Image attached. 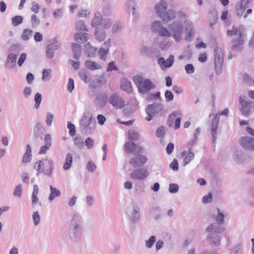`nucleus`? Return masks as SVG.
<instances>
[{
	"instance_id": "18",
	"label": "nucleus",
	"mask_w": 254,
	"mask_h": 254,
	"mask_svg": "<svg viewBox=\"0 0 254 254\" xmlns=\"http://www.w3.org/2000/svg\"><path fill=\"white\" fill-rule=\"evenodd\" d=\"M249 2V0H240L235 6V11L238 17H241Z\"/></svg>"
},
{
	"instance_id": "19",
	"label": "nucleus",
	"mask_w": 254,
	"mask_h": 254,
	"mask_svg": "<svg viewBox=\"0 0 254 254\" xmlns=\"http://www.w3.org/2000/svg\"><path fill=\"white\" fill-rule=\"evenodd\" d=\"M219 122V114H216L211 123V134L213 136V142H214L217 137V127Z\"/></svg>"
},
{
	"instance_id": "27",
	"label": "nucleus",
	"mask_w": 254,
	"mask_h": 254,
	"mask_svg": "<svg viewBox=\"0 0 254 254\" xmlns=\"http://www.w3.org/2000/svg\"><path fill=\"white\" fill-rule=\"evenodd\" d=\"M95 37L98 41L100 42H103L106 37L105 30L101 29L100 27H97L95 32Z\"/></svg>"
},
{
	"instance_id": "61",
	"label": "nucleus",
	"mask_w": 254,
	"mask_h": 254,
	"mask_svg": "<svg viewBox=\"0 0 254 254\" xmlns=\"http://www.w3.org/2000/svg\"><path fill=\"white\" fill-rule=\"evenodd\" d=\"M27 57V55L26 53H22L20 55V58L18 59V61L17 62V64L19 67H21L24 61L26 60Z\"/></svg>"
},
{
	"instance_id": "16",
	"label": "nucleus",
	"mask_w": 254,
	"mask_h": 254,
	"mask_svg": "<svg viewBox=\"0 0 254 254\" xmlns=\"http://www.w3.org/2000/svg\"><path fill=\"white\" fill-rule=\"evenodd\" d=\"M241 145L244 148L250 150H254V139L250 137H242L240 140Z\"/></svg>"
},
{
	"instance_id": "23",
	"label": "nucleus",
	"mask_w": 254,
	"mask_h": 254,
	"mask_svg": "<svg viewBox=\"0 0 254 254\" xmlns=\"http://www.w3.org/2000/svg\"><path fill=\"white\" fill-rule=\"evenodd\" d=\"M221 224L217 223H214L207 228L206 231L208 233H220L225 231V228L223 226H221Z\"/></svg>"
},
{
	"instance_id": "36",
	"label": "nucleus",
	"mask_w": 254,
	"mask_h": 254,
	"mask_svg": "<svg viewBox=\"0 0 254 254\" xmlns=\"http://www.w3.org/2000/svg\"><path fill=\"white\" fill-rule=\"evenodd\" d=\"M74 40L78 43H83L87 41L86 33H76L74 36Z\"/></svg>"
},
{
	"instance_id": "40",
	"label": "nucleus",
	"mask_w": 254,
	"mask_h": 254,
	"mask_svg": "<svg viewBox=\"0 0 254 254\" xmlns=\"http://www.w3.org/2000/svg\"><path fill=\"white\" fill-rule=\"evenodd\" d=\"M164 38L158 41L159 45L160 48L164 49L170 47L172 43L171 40L168 37H164Z\"/></svg>"
},
{
	"instance_id": "44",
	"label": "nucleus",
	"mask_w": 254,
	"mask_h": 254,
	"mask_svg": "<svg viewBox=\"0 0 254 254\" xmlns=\"http://www.w3.org/2000/svg\"><path fill=\"white\" fill-rule=\"evenodd\" d=\"M42 128L43 127L40 122L36 123L33 129L34 135L36 137L40 136L42 134Z\"/></svg>"
},
{
	"instance_id": "35",
	"label": "nucleus",
	"mask_w": 254,
	"mask_h": 254,
	"mask_svg": "<svg viewBox=\"0 0 254 254\" xmlns=\"http://www.w3.org/2000/svg\"><path fill=\"white\" fill-rule=\"evenodd\" d=\"M31 148L28 144L26 146V152L24 153L22 162L25 163H29L31 160Z\"/></svg>"
},
{
	"instance_id": "50",
	"label": "nucleus",
	"mask_w": 254,
	"mask_h": 254,
	"mask_svg": "<svg viewBox=\"0 0 254 254\" xmlns=\"http://www.w3.org/2000/svg\"><path fill=\"white\" fill-rule=\"evenodd\" d=\"M112 22L110 19L105 18L102 19L101 23V26L105 29L109 28L111 27Z\"/></svg>"
},
{
	"instance_id": "56",
	"label": "nucleus",
	"mask_w": 254,
	"mask_h": 254,
	"mask_svg": "<svg viewBox=\"0 0 254 254\" xmlns=\"http://www.w3.org/2000/svg\"><path fill=\"white\" fill-rule=\"evenodd\" d=\"M179 190V186L176 184H170L169 185V191L170 193H175Z\"/></svg>"
},
{
	"instance_id": "28",
	"label": "nucleus",
	"mask_w": 254,
	"mask_h": 254,
	"mask_svg": "<svg viewBox=\"0 0 254 254\" xmlns=\"http://www.w3.org/2000/svg\"><path fill=\"white\" fill-rule=\"evenodd\" d=\"M84 51L88 57H93L96 55L97 49L91 46L89 43H86L84 45Z\"/></svg>"
},
{
	"instance_id": "48",
	"label": "nucleus",
	"mask_w": 254,
	"mask_h": 254,
	"mask_svg": "<svg viewBox=\"0 0 254 254\" xmlns=\"http://www.w3.org/2000/svg\"><path fill=\"white\" fill-rule=\"evenodd\" d=\"M22 192V186L21 184L17 185L14 189L13 194L14 196L21 197Z\"/></svg>"
},
{
	"instance_id": "60",
	"label": "nucleus",
	"mask_w": 254,
	"mask_h": 254,
	"mask_svg": "<svg viewBox=\"0 0 254 254\" xmlns=\"http://www.w3.org/2000/svg\"><path fill=\"white\" fill-rule=\"evenodd\" d=\"M67 128L69 129V133L71 136H73L76 132V130L75 128V126L73 124H71L70 122H68L67 123Z\"/></svg>"
},
{
	"instance_id": "34",
	"label": "nucleus",
	"mask_w": 254,
	"mask_h": 254,
	"mask_svg": "<svg viewBox=\"0 0 254 254\" xmlns=\"http://www.w3.org/2000/svg\"><path fill=\"white\" fill-rule=\"evenodd\" d=\"M85 66L90 70H96L100 69L101 65L95 62L88 60L85 63Z\"/></svg>"
},
{
	"instance_id": "33",
	"label": "nucleus",
	"mask_w": 254,
	"mask_h": 254,
	"mask_svg": "<svg viewBox=\"0 0 254 254\" xmlns=\"http://www.w3.org/2000/svg\"><path fill=\"white\" fill-rule=\"evenodd\" d=\"M139 133L134 129H130L127 132V139L131 141H136L140 138Z\"/></svg>"
},
{
	"instance_id": "46",
	"label": "nucleus",
	"mask_w": 254,
	"mask_h": 254,
	"mask_svg": "<svg viewBox=\"0 0 254 254\" xmlns=\"http://www.w3.org/2000/svg\"><path fill=\"white\" fill-rule=\"evenodd\" d=\"M23 18L22 16L16 15L11 18V23L13 26H17L23 22Z\"/></svg>"
},
{
	"instance_id": "25",
	"label": "nucleus",
	"mask_w": 254,
	"mask_h": 254,
	"mask_svg": "<svg viewBox=\"0 0 254 254\" xmlns=\"http://www.w3.org/2000/svg\"><path fill=\"white\" fill-rule=\"evenodd\" d=\"M176 16V12L172 9L168 10L162 16L161 18L165 22H168L169 21L174 19Z\"/></svg>"
},
{
	"instance_id": "59",
	"label": "nucleus",
	"mask_w": 254,
	"mask_h": 254,
	"mask_svg": "<svg viewBox=\"0 0 254 254\" xmlns=\"http://www.w3.org/2000/svg\"><path fill=\"white\" fill-rule=\"evenodd\" d=\"M165 97L166 102L172 101L174 99V95L171 91L167 90L165 93Z\"/></svg>"
},
{
	"instance_id": "2",
	"label": "nucleus",
	"mask_w": 254,
	"mask_h": 254,
	"mask_svg": "<svg viewBox=\"0 0 254 254\" xmlns=\"http://www.w3.org/2000/svg\"><path fill=\"white\" fill-rule=\"evenodd\" d=\"M84 231V220L79 213H74L70 219L67 236L73 243L80 242Z\"/></svg>"
},
{
	"instance_id": "38",
	"label": "nucleus",
	"mask_w": 254,
	"mask_h": 254,
	"mask_svg": "<svg viewBox=\"0 0 254 254\" xmlns=\"http://www.w3.org/2000/svg\"><path fill=\"white\" fill-rule=\"evenodd\" d=\"M216 223H219L220 224H223L224 222V214L220 211L219 209H217V212L216 213L213 214Z\"/></svg>"
},
{
	"instance_id": "29",
	"label": "nucleus",
	"mask_w": 254,
	"mask_h": 254,
	"mask_svg": "<svg viewBox=\"0 0 254 254\" xmlns=\"http://www.w3.org/2000/svg\"><path fill=\"white\" fill-rule=\"evenodd\" d=\"M72 50L74 58L76 60H79L81 53V46L76 43H73L72 44Z\"/></svg>"
},
{
	"instance_id": "4",
	"label": "nucleus",
	"mask_w": 254,
	"mask_h": 254,
	"mask_svg": "<svg viewBox=\"0 0 254 254\" xmlns=\"http://www.w3.org/2000/svg\"><path fill=\"white\" fill-rule=\"evenodd\" d=\"M96 125L95 119L89 113L84 114L79 122L80 128L86 134L93 133Z\"/></svg>"
},
{
	"instance_id": "6",
	"label": "nucleus",
	"mask_w": 254,
	"mask_h": 254,
	"mask_svg": "<svg viewBox=\"0 0 254 254\" xmlns=\"http://www.w3.org/2000/svg\"><path fill=\"white\" fill-rule=\"evenodd\" d=\"M133 80L138 92L141 94H146L154 87L153 82L149 79L142 76H135Z\"/></svg>"
},
{
	"instance_id": "17",
	"label": "nucleus",
	"mask_w": 254,
	"mask_h": 254,
	"mask_svg": "<svg viewBox=\"0 0 254 254\" xmlns=\"http://www.w3.org/2000/svg\"><path fill=\"white\" fill-rule=\"evenodd\" d=\"M174 62V56L170 55L167 59L165 60L164 58H160L158 60V63L160 65L162 69H165L172 66Z\"/></svg>"
},
{
	"instance_id": "52",
	"label": "nucleus",
	"mask_w": 254,
	"mask_h": 254,
	"mask_svg": "<svg viewBox=\"0 0 254 254\" xmlns=\"http://www.w3.org/2000/svg\"><path fill=\"white\" fill-rule=\"evenodd\" d=\"M102 18L100 16L94 17L91 21V26L92 27H96L101 25Z\"/></svg>"
},
{
	"instance_id": "32",
	"label": "nucleus",
	"mask_w": 254,
	"mask_h": 254,
	"mask_svg": "<svg viewBox=\"0 0 254 254\" xmlns=\"http://www.w3.org/2000/svg\"><path fill=\"white\" fill-rule=\"evenodd\" d=\"M73 160V157L71 153H68L66 155L65 162L63 165V169L64 170H68L69 169L72 165Z\"/></svg>"
},
{
	"instance_id": "7",
	"label": "nucleus",
	"mask_w": 254,
	"mask_h": 254,
	"mask_svg": "<svg viewBox=\"0 0 254 254\" xmlns=\"http://www.w3.org/2000/svg\"><path fill=\"white\" fill-rule=\"evenodd\" d=\"M127 218L130 224L138 223L141 218L140 208L136 204H132L127 207L125 210Z\"/></svg>"
},
{
	"instance_id": "37",
	"label": "nucleus",
	"mask_w": 254,
	"mask_h": 254,
	"mask_svg": "<svg viewBox=\"0 0 254 254\" xmlns=\"http://www.w3.org/2000/svg\"><path fill=\"white\" fill-rule=\"evenodd\" d=\"M78 74L81 79L85 83L90 82L92 79L91 75L84 70H80Z\"/></svg>"
},
{
	"instance_id": "43",
	"label": "nucleus",
	"mask_w": 254,
	"mask_h": 254,
	"mask_svg": "<svg viewBox=\"0 0 254 254\" xmlns=\"http://www.w3.org/2000/svg\"><path fill=\"white\" fill-rule=\"evenodd\" d=\"M76 29L77 31L82 32H87L88 31L84 23L81 20L77 21L76 23Z\"/></svg>"
},
{
	"instance_id": "9",
	"label": "nucleus",
	"mask_w": 254,
	"mask_h": 254,
	"mask_svg": "<svg viewBox=\"0 0 254 254\" xmlns=\"http://www.w3.org/2000/svg\"><path fill=\"white\" fill-rule=\"evenodd\" d=\"M61 47V43L58 37L49 40V44L46 48V57L49 59H52L54 57V52Z\"/></svg>"
},
{
	"instance_id": "13",
	"label": "nucleus",
	"mask_w": 254,
	"mask_h": 254,
	"mask_svg": "<svg viewBox=\"0 0 254 254\" xmlns=\"http://www.w3.org/2000/svg\"><path fill=\"white\" fill-rule=\"evenodd\" d=\"M240 103V110L242 115L245 117H248L251 113V106L250 102L244 100L243 97L239 98Z\"/></svg>"
},
{
	"instance_id": "30",
	"label": "nucleus",
	"mask_w": 254,
	"mask_h": 254,
	"mask_svg": "<svg viewBox=\"0 0 254 254\" xmlns=\"http://www.w3.org/2000/svg\"><path fill=\"white\" fill-rule=\"evenodd\" d=\"M50 193L48 197V199L50 201H52L56 197H59L61 195V192L60 190L57 188L50 186Z\"/></svg>"
},
{
	"instance_id": "14",
	"label": "nucleus",
	"mask_w": 254,
	"mask_h": 254,
	"mask_svg": "<svg viewBox=\"0 0 254 254\" xmlns=\"http://www.w3.org/2000/svg\"><path fill=\"white\" fill-rule=\"evenodd\" d=\"M111 43L112 40L109 38L104 43L103 46L99 50L98 55L102 60H106L107 55L109 53V49L111 46Z\"/></svg>"
},
{
	"instance_id": "12",
	"label": "nucleus",
	"mask_w": 254,
	"mask_h": 254,
	"mask_svg": "<svg viewBox=\"0 0 254 254\" xmlns=\"http://www.w3.org/2000/svg\"><path fill=\"white\" fill-rule=\"evenodd\" d=\"M109 102L117 109H121L125 105V103L122 98L117 94H113L110 96Z\"/></svg>"
},
{
	"instance_id": "45",
	"label": "nucleus",
	"mask_w": 254,
	"mask_h": 254,
	"mask_svg": "<svg viewBox=\"0 0 254 254\" xmlns=\"http://www.w3.org/2000/svg\"><path fill=\"white\" fill-rule=\"evenodd\" d=\"M52 70L50 69H44L42 71V79L44 81H49L51 77Z\"/></svg>"
},
{
	"instance_id": "57",
	"label": "nucleus",
	"mask_w": 254,
	"mask_h": 254,
	"mask_svg": "<svg viewBox=\"0 0 254 254\" xmlns=\"http://www.w3.org/2000/svg\"><path fill=\"white\" fill-rule=\"evenodd\" d=\"M94 141L91 137H88L85 141V145L88 149H91L94 146Z\"/></svg>"
},
{
	"instance_id": "26",
	"label": "nucleus",
	"mask_w": 254,
	"mask_h": 254,
	"mask_svg": "<svg viewBox=\"0 0 254 254\" xmlns=\"http://www.w3.org/2000/svg\"><path fill=\"white\" fill-rule=\"evenodd\" d=\"M136 145L132 141H128L125 143L124 145V149L126 153L128 154H135Z\"/></svg>"
},
{
	"instance_id": "39",
	"label": "nucleus",
	"mask_w": 254,
	"mask_h": 254,
	"mask_svg": "<svg viewBox=\"0 0 254 254\" xmlns=\"http://www.w3.org/2000/svg\"><path fill=\"white\" fill-rule=\"evenodd\" d=\"M33 31L29 29H25L21 34V38L23 41H27L29 40L33 35Z\"/></svg>"
},
{
	"instance_id": "3",
	"label": "nucleus",
	"mask_w": 254,
	"mask_h": 254,
	"mask_svg": "<svg viewBox=\"0 0 254 254\" xmlns=\"http://www.w3.org/2000/svg\"><path fill=\"white\" fill-rule=\"evenodd\" d=\"M245 32V28L242 25L234 26L231 29L227 30V35L234 37L231 41L233 49H240L244 43V39L246 37Z\"/></svg>"
},
{
	"instance_id": "5",
	"label": "nucleus",
	"mask_w": 254,
	"mask_h": 254,
	"mask_svg": "<svg viewBox=\"0 0 254 254\" xmlns=\"http://www.w3.org/2000/svg\"><path fill=\"white\" fill-rule=\"evenodd\" d=\"M55 163L51 159L46 158L37 162L34 165V169L39 173H44L45 175L51 177Z\"/></svg>"
},
{
	"instance_id": "31",
	"label": "nucleus",
	"mask_w": 254,
	"mask_h": 254,
	"mask_svg": "<svg viewBox=\"0 0 254 254\" xmlns=\"http://www.w3.org/2000/svg\"><path fill=\"white\" fill-rule=\"evenodd\" d=\"M121 87L122 90L129 93L132 90L131 82L127 79H123L121 80Z\"/></svg>"
},
{
	"instance_id": "10",
	"label": "nucleus",
	"mask_w": 254,
	"mask_h": 254,
	"mask_svg": "<svg viewBox=\"0 0 254 254\" xmlns=\"http://www.w3.org/2000/svg\"><path fill=\"white\" fill-rule=\"evenodd\" d=\"M164 108L162 104H152L148 105L145 109L148 116L145 118L146 120L150 121L152 120L154 115L161 113Z\"/></svg>"
},
{
	"instance_id": "54",
	"label": "nucleus",
	"mask_w": 254,
	"mask_h": 254,
	"mask_svg": "<svg viewBox=\"0 0 254 254\" xmlns=\"http://www.w3.org/2000/svg\"><path fill=\"white\" fill-rule=\"evenodd\" d=\"M31 21L33 27L38 26L40 23L39 19L35 14H33L31 16Z\"/></svg>"
},
{
	"instance_id": "15",
	"label": "nucleus",
	"mask_w": 254,
	"mask_h": 254,
	"mask_svg": "<svg viewBox=\"0 0 254 254\" xmlns=\"http://www.w3.org/2000/svg\"><path fill=\"white\" fill-rule=\"evenodd\" d=\"M147 158L146 156L138 155L130 159V164L133 167H139L143 166L147 162Z\"/></svg>"
},
{
	"instance_id": "11",
	"label": "nucleus",
	"mask_w": 254,
	"mask_h": 254,
	"mask_svg": "<svg viewBox=\"0 0 254 254\" xmlns=\"http://www.w3.org/2000/svg\"><path fill=\"white\" fill-rule=\"evenodd\" d=\"M149 175L148 169L145 168H141L133 170L130 175L132 179L143 180L147 178Z\"/></svg>"
},
{
	"instance_id": "62",
	"label": "nucleus",
	"mask_w": 254,
	"mask_h": 254,
	"mask_svg": "<svg viewBox=\"0 0 254 254\" xmlns=\"http://www.w3.org/2000/svg\"><path fill=\"white\" fill-rule=\"evenodd\" d=\"M185 68L188 74H192L194 72V68L192 64H187L185 65Z\"/></svg>"
},
{
	"instance_id": "64",
	"label": "nucleus",
	"mask_w": 254,
	"mask_h": 254,
	"mask_svg": "<svg viewBox=\"0 0 254 254\" xmlns=\"http://www.w3.org/2000/svg\"><path fill=\"white\" fill-rule=\"evenodd\" d=\"M74 88V81L72 78H69L67 84V90L69 92H72Z\"/></svg>"
},
{
	"instance_id": "47",
	"label": "nucleus",
	"mask_w": 254,
	"mask_h": 254,
	"mask_svg": "<svg viewBox=\"0 0 254 254\" xmlns=\"http://www.w3.org/2000/svg\"><path fill=\"white\" fill-rule=\"evenodd\" d=\"M42 95L39 93H37L34 96V101L35 102L34 108L36 109H38L40 108V104L42 101Z\"/></svg>"
},
{
	"instance_id": "22",
	"label": "nucleus",
	"mask_w": 254,
	"mask_h": 254,
	"mask_svg": "<svg viewBox=\"0 0 254 254\" xmlns=\"http://www.w3.org/2000/svg\"><path fill=\"white\" fill-rule=\"evenodd\" d=\"M17 59L16 55L10 53L7 55L6 61L5 64V67L8 69H13L16 65Z\"/></svg>"
},
{
	"instance_id": "55",
	"label": "nucleus",
	"mask_w": 254,
	"mask_h": 254,
	"mask_svg": "<svg viewBox=\"0 0 254 254\" xmlns=\"http://www.w3.org/2000/svg\"><path fill=\"white\" fill-rule=\"evenodd\" d=\"M32 218L34 224L35 226H37L40 221V216L38 211L33 213L32 215Z\"/></svg>"
},
{
	"instance_id": "21",
	"label": "nucleus",
	"mask_w": 254,
	"mask_h": 254,
	"mask_svg": "<svg viewBox=\"0 0 254 254\" xmlns=\"http://www.w3.org/2000/svg\"><path fill=\"white\" fill-rule=\"evenodd\" d=\"M222 237L219 233H208L207 235V241L210 244H213L217 246L221 244Z\"/></svg>"
},
{
	"instance_id": "41",
	"label": "nucleus",
	"mask_w": 254,
	"mask_h": 254,
	"mask_svg": "<svg viewBox=\"0 0 254 254\" xmlns=\"http://www.w3.org/2000/svg\"><path fill=\"white\" fill-rule=\"evenodd\" d=\"M39 192V187L37 185H35L33 186V190L32 194V203L33 204H35L38 202V198L37 195Z\"/></svg>"
},
{
	"instance_id": "63",
	"label": "nucleus",
	"mask_w": 254,
	"mask_h": 254,
	"mask_svg": "<svg viewBox=\"0 0 254 254\" xmlns=\"http://www.w3.org/2000/svg\"><path fill=\"white\" fill-rule=\"evenodd\" d=\"M74 143L75 145L80 149H82L84 147V143L83 141L79 138H75Z\"/></svg>"
},
{
	"instance_id": "1",
	"label": "nucleus",
	"mask_w": 254,
	"mask_h": 254,
	"mask_svg": "<svg viewBox=\"0 0 254 254\" xmlns=\"http://www.w3.org/2000/svg\"><path fill=\"white\" fill-rule=\"evenodd\" d=\"M152 30L159 34L160 36L170 38L172 37L176 42H180L183 39L185 28V40H191L194 35L193 23L188 19L183 12H178L176 19L169 26V29L164 27L159 21H154L151 25Z\"/></svg>"
},
{
	"instance_id": "24",
	"label": "nucleus",
	"mask_w": 254,
	"mask_h": 254,
	"mask_svg": "<svg viewBox=\"0 0 254 254\" xmlns=\"http://www.w3.org/2000/svg\"><path fill=\"white\" fill-rule=\"evenodd\" d=\"M182 156L184 157V165L186 166L188 164L194 157V154L192 151L191 149L189 150L184 151L182 152Z\"/></svg>"
},
{
	"instance_id": "58",
	"label": "nucleus",
	"mask_w": 254,
	"mask_h": 254,
	"mask_svg": "<svg viewBox=\"0 0 254 254\" xmlns=\"http://www.w3.org/2000/svg\"><path fill=\"white\" fill-rule=\"evenodd\" d=\"M96 169V164L91 160L88 161L87 164V169L89 172H92Z\"/></svg>"
},
{
	"instance_id": "8",
	"label": "nucleus",
	"mask_w": 254,
	"mask_h": 254,
	"mask_svg": "<svg viewBox=\"0 0 254 254\" xmlns=\"http://www.w3.org/2000/svg\"><path fill=\"white\" fill-rule=\"evenodd\" d=\"M223 62V53L222 50L219 47L215 48L214 50V62L216 74H219L221 73Z\"/></svg>"
},
{
	"instance_id": "20",
	"label": "nucleus",
	"mask_w": 254,
	"mask_h": 254,
	"mask_svg": "<svg viewBox=\"0 0 254 254\" xmlns=\"http://www.w3.org/2000/svg\"><path fill=\"white\" fill-rule=\"evenodd\" d=\"M167 8V3L164 0H161L156 5L155 9L156 13L161 18L162 16L166 12Z\"/></svg>"
},
{
	"instance_id": "42",
	"label": "nucleus",
	"mask_w": 254,
	"mask_h": 254,
	"mask_svg": "<svg viewBox=\"0 0 254 254\" xmlns=\"http://www.w3.org/2000/svg\"><path fill=\"white\" fill-rule=\"evenodd\" d=\"M124 28V25L123 23L121 22H116L114 24L112 27V33H117L122 31Z\"/></svg>"
},
{
	"instance_id": "51",
	"label": "nucleus",
	"mask_w": 254,
	"mask_h": 254,
	"mask_svg": "<svg viewBox=\"0 0 254 254\" xmlns=\"http://www.w3.org/2000/svg\"><path fill=\"white\" fill-rule=\"evenodd\" d=\"M54 119V115L51 112H48L46 114V123L48 127H50L52 125L53 121Z\"/></svg>"
},
{
	"instance_id": "53",
	"label": "nucleus",
	"mask_w": 254,
	"mask_h": 254,
	"mask_svg": "<svg viewBox=\"0 0 254 254\" xmlns=\"http://www.w3.org/2000/svg\"><path fill=\"white\" fill-rule=\"evenodd\" d=\"M179 115L180 113L178 112H175L169 116L168 120L169 126H171V124H173V122L175 121V120L179 116Z\"/></svg>"
},
{
	"instance_id": "49",
	"label": "nucleus",
	"mask_w": 254,
	"mask_h": 254,
	"mask_svg": "<svg viewBox=\"0 0 254 254\" xmlns=\"http://www.w3.org/2000/svg\"><path fill=\"white\" fill-rule=\"evenodd\" d=\"M156 240V239L155 236H151L148 240L145 241V246L147 248L150 249L154 245Z\"/></svg>"
}]
</instances>
